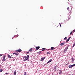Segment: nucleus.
<instances>
[{
  "label": "nucleus",
  "mask_w": 75,
  "mask_h": 75,
  "mask_svg": "<svg viewBox=\"0 0 75 75\" xmlns=\"http://www.w3.org/2000/svg\"><path fill=\"white\" fill-rule=\"evenodd\" d=\"M29 58H30V57L29 56V55H27V57H26L25 56L24 57V58L25 59H27V60H28V59H29Z\"/></svg>",
  "instance_id": "1"
},
{
  "label": "nucleus",
  "mask_w": 75,
  "mask_h": 75,
  "mask_svg": "<svg viewBox=\"0 0 75 75\" xmlns=\"http://www.w3.org/2000/svg\"><path fill=\"white\" fill-rule=\"evenodd\" d=\"M68 47H66L64 51L63 52H64V53H65V52L67 51V50H68Z\"/></svg>",
  "instance_id": "2"
},
{
  "label": "nucleus",
  "mask_w": 75,
  "mask_h": 75,
  "mask_svg": "<svg viewBox=\"0 0 75 75\" xmlns=\"http://www.w3.org/2000/svg\"><path fill=\"white\" fill-rule=\"evenodd\" d=\"M75 64H74L73 65H69V68H71L72 67H75Z\"/></svg>",
  "instance_id": "3"
},
{
  "label": "nucleus",
  "mask_w": 75,
  "mask_h": 75,
  "mask_svg": "<svg viewBox=\"0 0 75 75\" xmlns=\"http://www.w3.org/2000/svg\"><path fill=\"white\" fill-rule=\"evenodd\" d=\"M2 61H5L6 60V56H4L3 57Z\"/></svg>",
  "instance_id": "4"
},
{
  "label": "nucleus",
  "mask_w": 75,
  "mask_h": 75,
  "mask_svg": "<svg viewBox=\"0 0 75 75\" xmlns=\"http://www.w3.org/2000/svg\"><path fill=\"white\" fill-rule=\"evenodd\" d=\"M21 49H19L18 50H16L15 51L16 52H21Z\"/></svg>",
  "instance_id": "5"
},
{
  "label": "nucleus",
  "mask_w": 75,
  "mask_h": 75,
  "mask_svg": "<svg viewBox=\"0 0 75 75\" xmlns=\"http://www.w3.org/2000/svg\"><path fill=\"white\" fill-rule=\"evenodd\" d=\"M45 57H44V58H42L40 60L41 61H44V59H45Z\"/></svg>",
  "instance_id": "6"
},
{
  "label": "nucleus",
  "mask_w": 75,
  "mask_h": 75,
  "mask_svg": "<svg viewBox=\"0 0 75 75\" xmlns=\"http://www.w3.org/2000/svg\"><path fill=\"white\" fill-rule=\"evenodd\" d=\"M71 59H72V61H71V63H73V62H74V60H75V59H74V58L73 57H72L71 58Z\"/></svg>",
  "instance_id": "7"
},
{
  "label": "nucleus",
  "mask_w": 75,
  "mask_h": 75,
  "mask_svg": "<svg viewBox=\"0 0 75 75\" xmlns=\"http://www.w3.org/2000/svg\"><path fill=\"white\" fill-rule=\"evenodd\" d=\"M64 44H65V42H63V43H62L60 44V45H61V46H62V45H64Z\"/></svg>",
  "instance_id": "8"
},
{
  "label": "nucleus",
  "mask_w": 75,
  "mask_h": 75,
  "mask_svg": "<svg viewBox=\"0 0 75 75\" xmlns=\"http://www.w3.org/2000/svg\"><path fill=\"white\" fill-rule=\"evenodd\" d=\"M40 48V46H38L36 47L35 48L36 49V50H38V49H39Z\"/></svg>",
  "instance_id": "9"
},
{
  "label": "nucleus",
  "mask_w": 75,
  "mask_h": 75,
  "mask_svg": "<svg viewBox=\"0 0 75 75\" xmlns=\"http://www.w3.org/2000/svg\"><path fill=\"white\" fill-rule=\"evenodd\" d=\"M13 54H15V55H18V53H13Z\"/></svg>",
  "instance_id": "10"
},
{
  "label": "nucleus",
  "mask_w": 75,
  "mask_h": 75,
  "mask_svg": "<svg viewBox=\"0 0 75 75\" xmlns=\"http://www.w3.org/2000/svg\"><path fill=\"white\" fill-rule=\"evenodd\" d=\"M51 50H55V48L54 47H52L51 48Z\"/></svg>",
  "instance_id": "11"
},
{
  "label": "nucleus",
  "mask_w": 75,
  "mask_h": 75,
  "mask_svg": "<svg viewBox=\"0 0 75 75\" xmlns=\"http://www.w3.org/2000/svg\"><path fill=\"white\" fill-rule=\"evenodd\" d=\"M71 37H69V38H68L66 42H68V41H69V40H70V39H71Z\"/></svg>",
  "instance_id": "12"
},
{
  "label": "nucleus",
  "mask_w": 75,
  "mask_h": 75,
  "mask_svg": "<svg viewBox=\"0 0 75 75\" xmlns=\"http://www.w3.org/2000/svg\"><path fill=\"white\" fill-rule=\"evenodd\" d=\"M33 51V48H31V49H30L29 50V51L30 52H31Z\"/></svg>",
  "instance_id": "13"
},
{
  "label": "nucleus",
  "mask_w": 75,
  "mask_h": 75,
  "mask_svg": "<svg viewBox=\"0 0 75 75\" xmlns=\"http://www.w3.org/2000/svg\"><path fill=\"white\" fill-rule=\"evenodd\" d=\"M13 74H14V75H16V70L14 71Z\"/></svg>",
  "instance_id": "14"
},
{
  "label": "nucleus",
  "mask_w": 75,
  "mask_h": 75,
  "mask_svg": "<svg viewBox=\"0 0 75 75\" xmlns=\"http://www.w3.org/2000/svg\"><path fill=\"white\" fill-rule=\"evenodd\" d=\"M62 70H60L59 72V74H62Z\"/></svg>",
  "instance_id": "15"
},
{
  "label": "nucleus",
  "mask_w": 75,
  "mask_h": 75,
  "mask_svg": "<svg viewBox=\"0 0 75 75\" xmlns=\"http://www.w3.org/2000/svg\"><path fill=\"white\" fill-rule=\"evenodd\" d=\"M8 57L9 58H11V56L10 55H8Z\"/></svg>",
  "instance_id": "16"
},
{
  "label": "nucleus",
  "mask_w": 75,
  "mask_h": 75,
  "mask_svg": "<svg viewBox=\"0 0 75 75\" xmlns=\"http://www.w3.org/2000/svg\"><path fill=\"white\" fill-rule=\"evenodd\" d=\"M54 70L57 69V67H54Z\"/></svg>",
  "instance_id": "17"
},
{
  "label": "nucleus",
  "mask_w": 75,
  "mask_h": 75,
  "mask_svg": "<svg viewBox=\"0 0 75 75\" xmlns=\"http://www.w3.org/2000/svg\"><path fill=\"white\" fill-rule=\"evenodd\" d=\"M42 50L41 51H44V50H45V49L43 48L42 49Z\"/></svg>",
  "instance_id": "18"
},
{
  "label": "nucleus",
  "mask_w": 75,
  "mask_h": 75,
  "mask_svg": "<svg viewBox=\"0 0 75 75\" xmlns=\"http://www.w3.org/2000/svg\"><path fill=\"white\" fill-rule=\"evenodd\" d=\"M67 37H66L64 39V40H67Z\"/></svg>",
  "instance_id": "19"
},
{
  "label": "nucleus",
  "mask_w": 75,
  "mask_h": 75,
  "mask_svg": "<svg viewBox=\"0 0 75 75\" xmlns=\"http://www.w3.org/2000/svg\"><path fill=\"white\" fill-rule=\"evenodd\" d=\"M38 54H41V51H40V52H38Z\"/></svg>",
  "instance_id": "20"
},
{
  "label": "nucleus",
  "mask_w": 75,
  "mask_h": 75,
  "mask_svg": "<svg viewBox=\"0 0 75 75\" xmlns=\"http://www.w3.org/2000/svg\"><path fill=\"white\" fill-rule=\"evenodd\" d=\"M24 75H27V73L26 72H24Z\"/></svg>",
  "instance_id": "21"
},
{
  "label": "nucleus",
  "mask_w": 75,
  "mask_h": 75,
  "mask_svg": "<svg viewBox=\"0 0 75 75\" xmlns=\"http://www.w3.org/2000/svg\"><path fill=\"white\" fill-rule=\"evenodd\" d=\"M3 71V70L2 69H0V72H1Z\"/></svg>",
  "instance_id": "22"
},
{
  "label": "nucleus",
  "mask_w": 75,
  "mask_h": 75,
  "mask_svg": "<svg viewBox=\"0 0 75 75\" xmlns=\"http://www.w3.org/2000/svg\"><path fill=\"white\" fill-rule=\"evenodd\" d=\"M67 10H69V7H68L67 8Z\"/></svg>",
  "instance_id": "23"
},
{
  "label": "nucleus",
  "mask_w": 75,
  "mask_h": 75,
  "mask_svg": "<svg viewBox=\"0 0 75 75\" xmlns=\"http://www.w3.org/2000/svg\"><path fill=\"white\" fill-rule=\"evenodd\" d=\"M75 43H74V45L73 46V47H74L75 46Z\"/></svg>",
  "instance_id": "24"
},
{
  "label": "nucleus",
  "mask_w": 75,
  "mask_h": 75,
  "mask_svg": "<svg viewBox=\"0 0 75 75\" xmlns=\"http://www.w3.org/2000/svg\"><path fill=\"white\" fill-rule=\"evenodd\" d=\"M49 61L50 62H51V61H52V59H51Z\"/></svg>",
  "instance_id": "25"
},
{
  "label": "nucleus",
  "mask_w": 75,
  "mask_h": 75,
  "mask_svg": "<svg viewBox=\"0 0 75 75\" xmlns=\"http://www.w3.org/2000/svg\"><path fill=\"white\" fill-rule=\"evenodd\" d=\"M47 54H50V53L49 52H47Z\"/></svg>",
  "instance_id": "26"
},
{
  "label": "nucleus",
  "mask_w": 75,
  "mask_h": 75,
  "mask_svg": "<svg viewBox=\"0 0 75 75\" xmlns=\"http://www.w3.org/2000/svg\"><path fill=\"white\" fill-rule=\"evenodd\" d=\"M27 59H25L24 60H23L24 61H27Z\"/></svg>",
  "instance_id": "27"
},
{
  "label": "nucleus",
  "mask_w": 75,
  "mask_h": 75,
  "mask_svg": "<svg viewBox=\"0 0 75 75\" xmlns=\"http://www.w3.org/2000/svg\"><path fill=\"white\" fill-rule=\"evenodd\" d=\"M72 32H71V33H70V35H71V34H72Z\"/></svg>",
  "instance_id": "28"
},
{
  "label": "nucleus",
  "mask_w": 75,
  "mask_h": 75,
  "mask_svg": "<svg viewBox=\"0 0 75 75\" xmlns=\"http://www.w3.org/2000/svg\"><path fill=\"white\" fill-rule=\"evenodd\" d=\"M16 37H18V35H16Z\"/></svg>",
  "instance_id": "29"
},
{
  "label": "nucleus",
  "mask_w": 75,
  "mask_h": 75,
  "mask_svg": "<svg viewBox=\"0 0 75 75\" xmlns=\"http://www.w3.org/2000/svg\"><path fill=\"white\" fill-rule=\"evenodd\" d=\"M2 56V54H0V57H1Z\"/></svg>",
  "instance_id": "30"
},
{
  "label": "nucleus",
  "mask_w": 75,
  "mask_h": 75,
  "mask_svg": "<svg viewBox=\"0 0 75 75\" xmlns=\"http://www.w3.org/2000/svg\"><path fill=\"white\" fill-rule=\"evenodd\" d=\"M50 62L49 61L47 62V64H49V63H50Z\"/></svg>",
  "instance_id": "31"
},
{
  "label": "nucleus",
  "mask_w": 75,
  "mask_h": 75,
  "mask_svg": "<svg viewBox=\"0 0 75 75\" xmlns=\"http://www.w3.org/2000/svg\"><path fill=\"white\" fill-rule=\"evenodd\" d=\"M5 74H6V75H7V74H8V73H6Z\"/></svg>",
  "instance_id": "32"
},
{
  "label": "nucleus",
  "mask_w": 75,
  "mask_h": 75,
  "mask_svg": "<svg viewBox=\"0 0 75 75\" xmlns=\"http://www.w3.org/2000/svg\"><path fill=\"white\" fill-rule=\"evenodd\" d=\"M30 53L29 52H26V54H28V53Z\"/></svg>",
  "instance_id": "33"
},
{
  "label": "nucleus",
  "mask_w": 75,
  "mask_h": 75,
  "mask_svg": "<svg viewBox=\"0 0 75 75\" xmlns=\"http://www.w3.org/2000/svg\"><path fill=\"white\" fill-rule=\"evenodd\" d=\"M60 27H62V26H61V24H60Z\"/></svg>",
  "instance_id": "34"
},
{
  "label": "nucleus",
  "mask_w": 75,
  "mask_h": 75,
  "mask_svg": "<svg viewBox=\"0 0 75 75\" xmlns=\"http://www.w3.org/2000/svg\"><path fill=\"white\" fill-rule=\"evenodd\" d=\"M69 62H68V64H67L68 65V64H69Z\"/></svg>",
  "instance_id": "35"
},
{
  "label": "nucleus",
  "mask_w": 75,
  "mask_h": 75,
  "mask_svg": "<svg viewBox=\"0 0 75 75\" xmlns=\"http://www.w3.org/2000/svg\"><path fill=\"white\" fill-rule=\"evenodd\" d=\"M70 18H69V20H70Z\"/></svg>",
  "instance_id": "36"
},
{
  "label": "nucleus",
  "mask_w": 75,
  "mask_h": 75,
  "mask_svg": "<svg viewBox=\"0 0 75 75\" xmlns=\"http://www.w3.org/2000/svg\"><path fill=\"white\" fill-rule=\"evenodd\" d=\"M11 57H12V56H13V55H11Z\"/></svg>",
  "instance_id": "37"
},
{
  "label": "nucleus",
  "mask_w": 75,
  "mask_h": 75,
  "mask_svg": "<svg viewBox=\"0 0 75 75\" xmlns=\"http://www.w3.org/2000/svg\"><path fill=\"white\" fill-rule=\"evenodd\" d=\"M13 38V37L12 38V39Z\"/></svg>",
  "instance_id": "38"
}]
</instances>
